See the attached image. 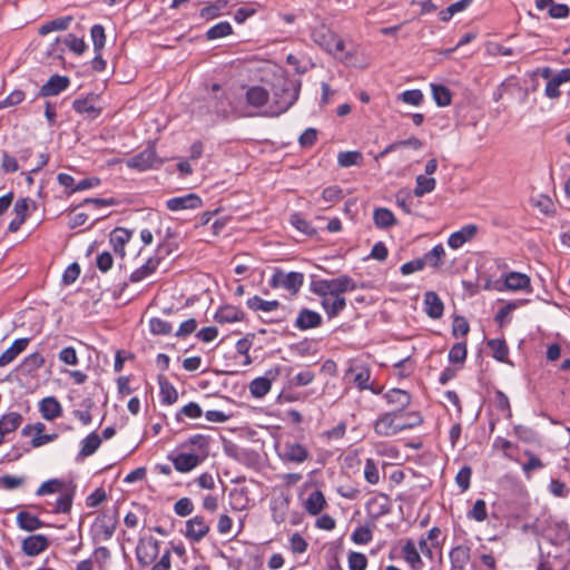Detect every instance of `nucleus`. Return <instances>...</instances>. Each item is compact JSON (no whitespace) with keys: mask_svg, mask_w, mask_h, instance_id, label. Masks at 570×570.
Wrapping results in <instances>:
<instances>
[{"mask_svg":"<svg viewBox=\"0 0 570 570\" xmlns=\"http://www.w3.org/2000/svg\"><path fill=\"white\" fill-rule=\"evenodd\" d=\"M138 566L148 570H170L171 549L160 550V541L154 537H141L135 549Z\"/></svg>","mask_w":570,"mask_h":570,"instance_id":"1","label":"nucleus"},{"mask_svg":"<svg viewBox=\"0 0 570 570\" xmlns=\"http://www.w3.org/2000/svg\"><path fill=\"white\" fill-rule=\"evenodd\" d=\"M302 81L279 77L273 83V102L262 112L265 117H277L287 111L298 99Z\"/></svg>","mask_w":570,"mask_h":570,"instance_id":"2","label":"nucleus"},{"mask_svg":"<svg viewBox=\"0 0 570 570\" xmlns=\"http://www.w3.org/2000/svg\"><path fill=\"white\" fill-rule=\"evenodd\" d=\"M119 524L118 504L105 508L96 517L90 528V534L95 543L109 541Z\"/></svg>","mask_w":570,"mask_h":570,"instance_id":"3","label":"nucleus"},{"mask_svg":"<svg viewBox=\"0 0 570 570\" xmlns=\"http://www.w3.org/2000/svg\"><path fill=\"white\" fill-rule=\"evenodd\" d=\"M422 422V416H413L411 422L403 423V414L399 412H387L375 421L374 431L381 436H392L403 430L419 426Z\"/></svg>","mask_w":570,"mask_h":570,"instance_id":"4","label":"nucleus"},{"mask_svg":"<svg viewBox=\"0 0 570 570\" xmlns=\"http://www.w3.org/2000/svg\"><path fill=\"white\" fill-rule=\"evenodd\" d=\"M356 287L355 281L347 275L311 282V292L317 296H343L344 293L352 292Z\"/></svg>","mask_w":570,"mask_h":570,"instance_id":"5","label":"nucleus"},{"mask_svg":"<svg viewBox=\"0 0 570 570\" xmlns=\"http://www.w3.org/2000/svg\"><path fill=\"white\" fill-rule=\"evenodd\" d=\"M313 41L333 56L342 53L345 47L343 39L325 26H320L312 31Z\"/></svg>","mask_w":570,"mask_h":570,"instance_id":"6","label":"nucleus"},{"mask_svg":"<svg viewBox=\"0 0 570 570\" xmlns=\"http://www.w3.org/2000/svg\"><path fill=\"white\" fill-rule=\"evenodd\" d=\"M304 283V275L298 272L286 273L281 268H276L269 279L272 288H284L292 295H296Z\"/></svg>","mask_w":570,"mask_h":570,"instance_id":"7","label":"nucleus"},{"mask_svg":"<svg viewBox=\"0 0 570 570\" xmlns=\"http://www.w3.org/2000/svg\"><path fill=\"white\" fill-rule=\"evenodd\" d=\"M111 553L106 547H98L91 556L78 563L76 570H107Z\"/></svg>","mask_w":570,"mask_h":570,"instance_id":"8","label":"nucleus"},{"mask_svg":"<svg viewBox=\"0 0 570 570\" xmlns=\"http://www.w3.org/2000/svg\"><path fill=\"white\" fill-rule=\"evenodd\" d=\"M157 163L161 164V161L158 160L156 149L153 146L147 147L141 153L126 160L127 167L140 171L154 168Z\"/></svg>","mask_w":570,"mask_h":570,"instance_id":"9","label":"nucleus"},{"mask_svg":"<svg viewBox=\"0 0 570 570\" xmlns=\"http://www.w3.org/2000/svg\"><path fill=\"white\" fill-rule=\"evenodd\" d=\"M209 530V522L202 515H195L186 522L185 537L191 542H199L208 534Z\"/></svg>","mask_w":570,"mask_h":570,"instance_id":"10","label":"nucleus"},{"mask_svg":"<svg viewBox=\"0 0 570 570\" xmlns=\"http://www.w3.org/2000/svg\"><path fill=\"white\" fill-rule=\"evenodd\" d=\"M279 367L271 368L266 372L265 376L256 377L249 383V392L254 397H264L272 386V382L276 380L279 374Z\"/></svg>","mask_w":570,"mask_h":570,"instance_id":"11","label":"nucleus"},{"mask_svg":"<svg viewBox=\"0 0 570 570\" xmlns=\"http://www.w3.org/2000/svg\"><path fill=\"white\" fill-rule=\"evenodd\" d=\"M98 98L96 94H88L83 99H76L73 100V110L87 119H96L101 112V109L97 107Z\"/></svg>","mask_w":570,"mask_h":570,"instance_id":"12","label":"nucleus"},{"mask_svg":"<svg viewBox=\"0 0 570 570\" xmlns=\"http://www.w3.org/2000/svg\"><path fill=\"white\" fill-rule=\"evenodd\" d=\"M202 198L194 193L184 196L173 197L166 202V207L171 212H179L185 209H197L202 207Z\"/></svg>","mask_w":570,"mask_h":570,"instance_id":"13","label":"nucleus"},{"mask_svg":"<svg viewBox=\"0 0 570 570\" xmlns=\"http://www.w3.org/2000/svg\"><path fill=\"white\" fill-rule=\"evenodd\" d=\"M323 324L322 315L307 307L302 308L294 322V326L299 331L317 328Z\"/></svg>","mask_w":570,"mask_h":570,"instance_id":"14","label":"nucleus"},{"mask_svg":"<svg viewBox=\"0 0 570 570\" xmlns=\"http://www.w3.org/2000/svg\"><path fill=\"white\" fill-rule=\"evenodd\" d=\"M366 510H367L368 515L373 520H377L379 518L390 513V511H391L390 498L384 493H380V494L371 498L366 502Z\"/></svg>","mask_w":570,"mask_h":570,"instance_id":"15","label":"nucleus"},{"mask_svg":"<svg viewBox=\"0 0 570 570\" xmlns=\"http://www.w3.org/2000/svg\"><path fill=\"white\" fill-rule=\"evenodd\" d=\"M168 459L173 462L175 469L181 473L191 471L204 461L203 456L195 453H178L177 455H168Z\"/></svg>","mask_w":570,"mask_h":570,"instance_id":"16","label":"nucleus"},{"mask_svg":"<svg viewBox=\"0 0 570 570\" xmlns=\"http://www.w3.org/2000/svg\"><path fill=\"white\" fill-rule=\"evenodd\" d=\"M132 230L124 227H116L109 236V243L112 246L114 252L119 255L120 258L126 256V245L131 239Z\"/></svg>","mask_w":570,"mask_h":570,"instance_id":"17","label":"nucleus"},{"mask_svg":"<svg viewBox=\"0 0 570 570\" xmlns=\"http://www.w3.org/2000/svg\"><path fill=\"white\" fill-rule=\"evenodd\" d=\"M43 430L45 424L37 422L35 424H27L23 426L21 433L23 436H32L31 445L33 448H39L53 440V435L42 434Z\"/></svg>","mask_w":570,"mask_h":570,"instance_id":"18","label":"nucleus"},{"mask_svg":"<svg viewBox=\"0 0 570 570\" xmlns=\"http://www.w3.org/2000/svg\"><path fill=\"white\" fill-rule=\"evenodd\" d=\"M478 233V226L469 224L463 226L460 230L452 233L448 238V245L452 249L462 247L465 243L470 242Z\"/></svg>","mask_w":570,"mask_h":570,"instance_id":"19","label":"nucleus"},{"mask_svg":"<svg viewBox=\"0 0 570 570\" xmlns=\"http://www.w3.org/2000/svg\"><path fill=\"white\" fill-rule=\"evenodd\" d=\"M49 547V540L43 534H32L22 541V551L30 557L43 552Z\"/></svg>","mask_w":570,"mask_h":570,"instance_id":"20","label":"nucleus"},{"mask_svg":"<svg viewBox=\"0 0 570 570\" xmlns=\"http://www.w3.org/2000/svg\"><path fill=\"white\" fill-rule=\"evenodd\" d=\"M309 456L308 450L299 444L294 442H287L284 444L282 459L287 462L293 463H303Z\"/></svg>","mask_w":570,"mask_h":570,"instance_id":"21","label":"nucleus"},{"mask_svg":"<svg viewBox=\"0 0 570 570\" xmlns=\"http://www.w3.org/2000/svg\"><path fill=\"white\" fill-rule=\"evenodd\" d=\"M23 422V417L18 412H9L0 417V445L6 436L14 432Z\"/></svg>","mask_w":570,"mask_h":570,"instance_id":"22","label":"nucleus"},{"mask_svg":"<svg viewBox=\"0 0 570 570\" xmlns=\"http://www.w3.org/2000/svg\"><path fill=\"white\" fill-rule=\"evenodd\" d=\"M570 81V67L560 70L547 83L544 95L550 99H557L561 92L559 87Z\"/></svg>","mask_w":570,"mask_h":570,"instance_id":"23","label":"nucleus"},{"mask_svg":"<svg viewBox=\"0 0 570 570\" xmlns=\"http://www.w3.org/2000/svg\"><path fill=\"white\" fill-rule=\"evenodd\" d=\"M384 399L391 405H394L395 409L392 412H399L403 414L404 409H406L411 403V395L401 389H392L384 394Z\"/></svg>","mask_w":570,"mask_h":570,"instance_id":"24","label":"nucleus"},{"mask_svg":"<svg viewBox=\"0 0 570 570\" xmlns=\"http://www.w3.org/2000/svg\"><path fill=\"white\" fill-rule=\"evenodd\" d=\"M70 83L69 77L53 75L48 81L40 88V95L42 97L55 96L67 89Z\"/></svg>","mask_w":570,"mask_h":570,"instance_id":"25","label":"nucleus"},{"mask_svg":"<svg viewBox=\"0 0 570 570\" xmlns=\"http://www.w3.org/2000/svg\"><path fill=\"white\" fill-rule=\"evenodd\" d=\"M424 311L426 315L433 320L442 317L444 304L435 292H426L424 294Z\"/></svg>","mask_w":570,"mask_h":570,"instance_id":"26","label":"nucleus"},{"mask_svg":"<svg viewBox=\"0 0 570 570\" xmlns=\"http://www.w3.org/2000/svg\"><path fill=\"white\" fill-rule=\"evenodd\" d=\"M321 297V306L330 320L338 316V314L346 307V299L344 296L326 295Z\"/></svg>","mask_w":570,"mask_h":570,"instance_id":"27","label":"nucleus"},{"mask_svg":"<svg viewBox=\"0 0 570 570\" xmlns=\"http://www.w3.org/2000/svg\"><path fill=\"white\" fill-rule=\"evenodd\" d=\"M246 102L249 107L262 108L269 100V92L261 86H252L246 90Z\"/></svg>","mask_w":570,"mask_h":570,"instance_id":"28","label":"nucleus"},{"mask_svg":"<svg viewBox=\"0 0 570 570\" xmlns=\"http://www.w3.org/2000/svg\"><path fill=\"white\" fill-rule=\"evenodd\" d=\"M160 262H161V257H155V256L149 257L142 266L135 269L130 274L129 281L131 283H137V282L145 279L146 277H148L149 275H151L153 273L156 272Z\"/></svg>","mask_w":570,"mask_h":570,"instance_id":"29","label":"nucleus"},{"mask_svg":"<svg viewBox=\"0 0 570 570\" xmlns=\"http://www.w3.org/2000/svg\"><path fill=\"white\" fill-rule=\"evenodd\" d=\"M402 554L404 560L410 564L412 570H422L424 567V563L422 561V558L417 551V548L415 547L414 542L412 540H406L402 548Z\"/></svg>","mask_w":570,"mask_h":570,"instance_id":"30","label":"nucleus"},{"mask_svg":"<svg viewBox=\"0 0 570 570\" xmlns=\"http://www.w3.org/2000/svg\"><path fill=\"white\" fill-rule=\"evenodd\" d=\"M28 343L29 338H18L13 341L11 346L0 355V367L13 362L16 357L26 350Z\"/></svg>","mask_w":570,"mask_h":570,"instance_id":"31","label":"nucleus"},{"mask_svg":"<svg viewBox=\"0 0 570 570\" xmlns=\"http://www.w3.org/2000/svg\"><path fill=\"white\" fill-rule=\"evenodd\" d=\"M531 281L527 274L510 272L504 277V287L509 291H521L530 287Z\"/></svg>","mask_w":570,"mask_h":570,"instance_id":"32","label":"nucleus"},{"mask_svg":"<svg viewBox=\"0 0 570 570\" xmlns=\"http://www.w3.org/2000/svg\"><path fill=\"white\" fill-rule=\"evenodd\" d=\"M101 444V436L96 432H91L80 442V449L77 454V460H83L85 458L92 455Z\"/></svg>","mask_w":570,"mask_h":570,"instance_id":"33","label":"nucleus"},{"mask_svg":"<svg viewBox=\"0 0 570 570\" xmlns=\"http://www.w3.org/2000/svg\"><path fill=\"white\" fill-rule=\"evenodd\" d=\"M470 560V548L456 546L450 551V561L453 569L463 570Z\"/></svg>","mask_w":570,"mask_h":570,"instance_id":"34","label":"nucleus"},{"mask_svg":"<svg viewBox=\"0 0 570 570\" xmlns=\"http://www.w3.org/2000/svg\"><path fill=\"white\" fill-rule=\"evenodd\" d=\"M244 317V313L230 305H226L220 307L214 315V318L217 323H233L242 321Z\"/></svg>","mask_w":570,"mask_h":570,"instance_id":"35","label":"nucleus"},{"mask_svg":"<svg viewBox=\"0 0 570 570\" xmlns=\"http://www.w3.org/2000/svg\"><path fill=\"white\" fill-rule=\"evenodd\" d=\"M373 220L377 228H390L394 225H396L397 220L394 216V214L385 208V207H377L373 212Z\"/></svg>","mask_w":570,"mask_h":570,"instance_id":"36","label":"nucleus"},{"mask_svg":"<svg viewBox=\"0 0 570 570\" xmlns=\"http://www.w3.org/2000/svg\"><path fill=\"white\" fill-rule=\"evenodd\" d=\"M160 387V399L163 404H174L178 399V393L175 386L164 376H158Z\"/></svg>","mask_w":570,"mask_h":570,"instance_id":"37","label":"nucleus"},{"mask_svg":"<svg viewBox=\"0 0 570 570\" xmlns=\"http://www.w3.org/2000/svg\"><path fill=\"white\" fill-rule=\"evenodd\" d=\"M17 523L20 529L24 531H35L42 528L43 522L37 517L27 511H20L17 514Z\"/></svg>","mask_w":570,"mask_h":570,"instance_id":"38","label":"nucleus"},{"mask_svg":"<svg viewBox=\"0 0 570 570\" xmlns=\"http://www.w3.org/2000/svg\"><path fill=\"white\" fill-rule=\"evenodd\" d=\"M354 374L353 382L356 384V386L363 391V390H370V379H371V370L366 366L362 367H350L347 371V374Z\"/></svg>","mask_w":570,"mask_h":570,"instance_id":"39","label":"nucleus"},{"mask_svg":"<svg viewBox=\"0 0 570 570\" xmlns=\"http://www.w3.org/2000/svg\"><path fill=\"white\" fill-rule=\"evenodd\" d=\"M445 250L442 244L435 245L431 250L422 256V261L425 266L440 267L443 264Z\"/></svg>","mask_w":570,"mask_h":570,"instance_id":"40","label":"nucleus"},{"mask_svg":"<svg viewBox=\"0 0 570 570\" xmlns=\"http://www.w3.org/2000/svg\"><path fill=\"white\" fill-rule=\"evenodd\" d=\"M246 305L249 309H252L254 312L262 311V312L268 313V312L276 311L281 304L276 299L265 301L262 297L255 295L247 299Z\"/></svg>","mask_w":570,"mask_h":570,"instance_id":"41","label":"nucleus"},{"mask_svg":"<svg viewBox=\"0 0 570 570\" xmlns=\"http://www.w3.org/2000/svg\"><path fill=\"white\" fill-rule=\"evenodd\" d=\"M326 500L322 491H313L306 500V511L312 514H318L325 507Z\"/></svg>","mask_w":570,"mask_h":570,"instance_id":"42","label":"nucleus"},{"mask_svg":"<svg viewBox=\"0 0 570 570\" xmlns=\"http://www.w3.org/2000/svg\"><path fill=\"white\" fill-rule=\"evenodd\" d=\"M71 22V16L56 18L51 21L43 23L39 28V35L46 36L52 31L67 30Z\"/></svg>","mask_w":570,"mask_h":570,"instance_id":"43","label":"nucleus"},{"mask_svg":"<svg viewBox=\"0 0 570 570\" xmlns=\"http://www.w3.org/2000/svg\"><path fill=\"white\" fill-rule=\"evenodd\" d=\"M432 96L435 104L440 107H445L451 104V91L443 85H431Z\"/></svg>","mask_w":570,"mask_h":570,"instance_id":"44","label":"nucleus"},{"mask_svg":"<svg viewBox=\"0 0 570 570\" xmlns=\"http://www.w3.org/2000/svg\"><path fill=\"white\" fill-rule=\"evenodd\" d=\"M40 412L46 420H53L60 413V405L53 397H46L40 403Z\"/></svg>","mask_w":570,"mask_h":570,"instance_id":"45","label":"nucleus"},{"mask_svg":"<svg viewBox=\"0 0 570 570\" xmlns=\"http://www.w3.org/2000/svg\"><path fill=\"white\" fill-rule=\"evenodd\" d=\"M488 347L497 361L504 362L509 354V348L504 340L493 338L488 341Z\"/></svg>","mask_w":570,"mask_h":570,"instance_id":"46","label":"nucleus"},{"mask_svg":"<svg viewBox=\"0 0 570 570\" xmlns=\"http://www.w3.org/2000/svg\"><path fill=\"white\" fill-rule=\"evenodd\" d=\"M363 161L362 153L357 150L341 151L337 156V163L341 167H351L361 165Z\"/></svg>","mask_w":570,"mask_h":570,"instance_id":"47","label":"nucleus"},{"mask_svg":"<svg viewBox=\"0 0 570 570\" xmlns=\"http://www.w3.org/2000/svg\"><path fill=\"white\" fill-rule=\"evenodd\" d=\"M233 33V28L228 21H222L216 23L215 26L210 27L207 32L206 37L208 40H215L219 38L227 37Z\"/></svg>","mask_w":570,"mask_h":570,"instance_id":"48","label":"nucleus"},{"mask_svg":"<svg viewBox=\"0 0 570 570\" xmlns=\"http://www.w3.org/2000/svg\"><path fill=\"white\" fill-rule=\"evenodd\" d=\"M436 181L434 178H429L424 175H419L416 177V186L414 188V195L416 197H422L423 195L431 193L435 189Z\"/></svg>","mask_w":570,"mask_h":570,"instance_id":"49","label":"nucleus"},{"mask_svg":"<svg viewBox=\"0 0 570 570\" xmlns=\"http://www.w3.org/2000/svg\"><path fill=\"white\" fill-rule=\"evenodd\" d=\"M215 100L214 109L217 114L227 117L234 110L229 92H223L219 97L215 96Z\"/></svg>","mask_w":570,"mask_h":570,"instance_id":"50","label":"nucleus"},{"mask_svg":"<svg viewBox=\"0 0 570 570\" xmlns=\"http://www.w3.org/2000/svg\"><path fill=\"white\" fill-rule=\"evenodd\" d=\"M288 510V500L283 499L279 501H275L272 507V518L275 523L281 524L286 520Z\"/></svg>","mask_w":570,"mask_h":570,"instance_id":"51","label":"nucleus"},{"mask_svg":"<svg viewBox=\"0 0 570 570\" xmlns=\"http://www.w3.org/2000/svg\"><path fill=\"white\" fill-rule=\"evenodd\" d=\"M289 222L304 235L312 236L316 233L315 228L297 213L291 215Z\"/></svg>","mask_w":570,"mask_h":570,"instance_id":"52","label":"nucleus"},{"mask_svg":"<svg viewBox=\"0 0 570 570\" xmlns=\"http://www.w3.org/2000/svg\"><path fill=\"white\" fill-rule=\"evenodd\" d=\"M149 330L154 335H168L173 331V326L169 322L158 317L149 320Z\"/></svg>","mask_w":570,"mask_h":570,"instance_id":"53","label":"nucleus"},{"mask_svg":"<svg viewBox=\"0 0 570 570\" xmlns=\"http://www.w3.org/2000/svg\"><path fill=\"white\" fill-rule=\"evenodd\" d=\"M95 52H100L106 43L105 28L101 24H95L90 30Z\"/></svg>","mask_w":570,"mask_h":570,"instance_id":"54","label":"nucleus"},{"mask_svg":"<svg viewBox=\"0 0 570 570\" xmlns=\"http://www.w3.org/2000/svg\"><path fill=\"white\" fill-rule=\"evenodd\" d=\"M488 517L487 503L483 499H478L473 508L468 512V518L478 522H483Z\"/></svg>","mask_w":570,"mask_h":570,"instance_id":"55","label":"nucleus"},{"mask_svg":"<svg viewBox=\"0 0 570 570\" xmlns=\"http://www.w3.org/2000/svg\"><path fill=\"white\" fill-rule=\"evenodd\" d=\"M472 0H460L450 4L445 10L440 12L442 21H449L455 13L463 11Z\"/></svg>","mask_w":570,"mask_h":570,"instance_id":"56","label":"nucleus"},{"mask_svg":"<svg viewBox=\"0 0 570 570\" xmlns=\"http://www.w3.org/2000/svg\"><path fill=\"white\" fill-rule=\"evenodd\" d=\"M466 358V344L464 342L455 343L449 351V361L451 363L463 364Z\"/></svg>","mask_w":570,"mask_h":570,"instance_id":"57","label":"nucleus"},{"mask_svg":"<svg viewBox=\"0 0 570 570\" xmlns=\"http://www.w3.org/2000/svg\"><path fill=\"white\" fill-rule=\"evenodd\" d=\"M514 434L524 443H534L538 441V434L532 429L518 424L513 428Z\"/></svg>","mask_w":570,"mask_h":570,"instance_id":"58","label":"nucleus"},{"mask_svg":"<svg viewBox=\"0 0 570 570\" xmlns=\"http://www.w3.org/2000/svg\"><path fill=\"white\" fill-rule=\"evenodd\" d=\"M62 487H63L62 481H60L58 479H50V480L43 482L38 488V490L36 491V494L38 497H41V495H46V494L56 493V492L61 491Z\"/></svg>","mask_w":570,"mask_h":570,"instance_id":"59","label":"nucleus"},{"mask_svg":"<svg viewBox=\"0 0 570 570\" xmlns=\"http://www.w3.org/2000/svg\"><path fill=\"white\" fill-rule=\"evenodd\" d=\"M524 455L528 456V461L522 465V470L527 476H529L532 471L542 469L544 466L543 462L531 451L525 450Z\"/></svg>","mask_w":570,"mask_h":570,"instance_id":"60","label":"nucleus"},{"mask_svg":"<svg viewBox=\"0 0 570 570\" xmlns=\"http://www.w3.org/2000/svg\"><path fill=\"white\" fill-rule=\"evenodd\" d=\"M472 475V469L469 465H464L460 469L455 476V482L462 492L470 488V481Z\"/></svg>","mask_w":570,"mask_h":570,"instance_id":"61","label":"nucleus"},{"mask_svg":"<svg viewBox=\"0 0 570 570\" xmlns=\"http://www.w3.org/2000/svg\"><path fill=\"white\" fill-rule=\"evenodd\" d=\"M364 478L371 484H376L380 481L379 469L373 459H366L365 461Z\"/></svg>","mask_w":570,"mask_h":570,"instance_id":"62","label":"nucleus"},{"mask_svg":"<svg viewBox=\"0 0 570 570\" xmlns=\"http://www.w3.org/2000/svg\"><path fill=\"white\" fill-rule=\"evenodd\" d=\"M367 566V558L361 552H351L348 554L350 570H365Z\"/></svg>","mask_w":570,"mask_h":570,"instance_id":"63","label":"nucleus"},{"mask_svg":"<svg viewBox=\"0 0 570 570\" xmlns=\"http://www.w3.org/2000/svg\"><path fill=\"white\" fill-rule=\"evenodd\" d=\"M372 538V531L367 527L356 528L351 535L352 541L356 544H366Z\"/></svg>","mask_w":570,"mask_h":570,"instance_id":"64","label":"nucleus"}]
</instances>
